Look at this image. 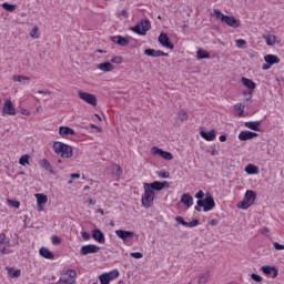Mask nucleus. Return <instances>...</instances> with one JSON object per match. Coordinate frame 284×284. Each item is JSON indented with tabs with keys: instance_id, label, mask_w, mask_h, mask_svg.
Instances as JSON below:
<instances>
[{
	"instance_id": "25",
	"label": "nucleus",
	"mask_w": 284,
	"mask_h": 284,
	"mask_svg": "<svg viewBox=\"0 0 284 284\" xmlns=\"http://www.w3.org/2000/svg\"><path fill=\"white\" fill-rule=\"evenodd\" d=\"M181 203L186 205V207H192V205H194V199L192 195L184 193L181 197Z\"/></svg>"
},
{
	"instance_id": "46",
	"label": "nucleus",
	"mask_w": 284,
	"mask_h": 284,
	"mask_svg": "<svg viewBox=\"0 0 284 284\" xmlns=\"http://www.w3.org/2000/svg\"><path fill=\"white\" fill-rule=\"evenodd\" d=\"M158 176H160V179H170V172H166L164 170L159 171Z\"/></svg>"
},
{
	"instance_id": "9",
	"label": "nucleus",
	"mask_w": 284,
	"mask_h": 284,
	"mask_svg": "<svg viewBox=\"0 0 284 284\" xmlns=\"http://www.w3.org/2000/svg\"><path fill=\"white\" fill-rule=\"evenodd\" d=\"M101 252V247L97 244H88L81 247L80 254L81 256H88V254H99Z\"/></svg>"
},
{
	"instance_id": "14",
	"label": "nucleus",
	"mask_w": 284,
	"mask_h": 284,
	"mask_svg": "<svg viewBox=\"0 0 284 284\" xmlns=\"http://www.w3.org/2000/svg\"><path fill=\"white\" fill-rule=\"evenodd\" d=\"M91 236L93 241H97V243H100V245L105 244V234L103 231L95 229L91 232Z\"/></svg>"
},
{
	"instance_id": "29",
	"label": "nucleus",
	"mask_w": 284,
	"mask_h": 284,
	"mask_svg": "<svg viewBox=\"0 0 284 284\" xmlns=\"http://www.w3.org/2000/svg\"><path fill=\"white\" fill-rule=\"evenodd\" d=\"M12 79L16 83H22V85H26V81H32L30 77L26 75H13Z\"/></svg>"
},
{
	"instance_id": "19",
	"label": "nucleus",
	"mask_w": 284,
	"mask_h": 284,
	"mask_svg": "<svg viewBox=\"0 0 284 284\" xmlns=\"http://www.w3.org/2000/svg\"><path fill=\"white\" fill-rule=\"evenodd\" d=\"M111 41H113V43H116L118 45H122L123 48L130 45V39L121 37V36L112 37Z\"/></svg>"
},
{
	"instance_id": "6",
	"label": "nucleus",
	"mask_w": 284,
	"mask_h": 284,
	"mask_svg": "<svg viewBox=\"0 0 284 284\" xmlns=\"http://www.w3.org/2000/svg\"><path fill=\"white\" fill-rule=\"evenodd\" d=\"M199 207H203V212H211L213 207H216V202H214V197L210 195V193L206 194L205 199L197 200Z\"/></svg>"
},
{
	"instance_id": "62",
	"label": "nucleus",
	"mask_w": 284,
	"mask_h": 284,
	"mask_svg": "<svg viewBox=\"0 0 284 284\" xmlns=\"http://www.w3.org/2000/svg\"><path fill=\"white\" fill-rule=\"evenodd\" d=\"M220 141L221 143H225V141H227V135H220Z\"/></svg>"
},
{
	"instance_id": "30",
	"label": "nucleus",
	"mask_w": 284,
	"mask_h": 284,
	"mask_svg": "<svg viewBox=\"0 0 284 284\" xmlns=\"http://www.w3.org/2000/svg\"><path fill=\"white\" fill-rule=\"evenodd\" d=\"M146 187L149 190H152V192H154V190L156 192H161V190H163V186H162L161 182H159V181H155V182H152L151 184H148Z\"/></svg>"
},
{
	"instance_id": "31",
	"label": "nucleus",
	"mask_w": 284,
	"mask_h": 284,
	"mask_svg": "<svg viewBox=\"0 0 284 284\" xmlns=\"http://www.w3.org/2000/svg\"><path fill=\"white\" fill-rule=\"evenodd\" d=\"M242 83L245 88H248V90H256V83L247 78H242Z\"/></svg>"
},
{
	"instance_id": "59",
	"label": "nucleus",
	"mask_w": 284,
	"mask_h": 284,
	"mask_svg": "<svg viewBox=\"0 0 284 284\" xmlns=\"http://www.w3.org/2000/svg\"><path fill=\"white\" fill-rule=\"evenodd\" d=\"M209 225H212V227H216V225H219V220H211L209 222Z\"/></svg>"
},
{
	"instance_id": "38",
	"label": "nucleus",
	"mask_w": 284,
	"mask_h": 284,
	"mask_svg": "<svg viewBox=\"0 0 284 284\" xmlns=\"http://www.w3.org/2000/svg\"><path fill=\"white\" fill-rule=\"evenodd\" d=\"M3 10H7L8 12H14L17 10V7L14 4H10L8 2L2 3Z\"/></svg>"
},
{
	"instance_id": "60",
	"label": "nucleus",
	"mask_w": 284,
	"mask_h": 284,
	"mask_svg": "<svg viewBox=\"0 0 284 284\" xmlns=\"http://www.w3.org/2000/svg\"><path fill=\"white\" fill-rule=\"evenodd\" d=\"M38 94H48L49 97H50V94H52V92L51 91H43V90H39L38 91Z\"/></svg>"
},
{
	"instance_id": "61",
	"label": "nucleus",
	"mask_w": 284,
	"mask_h": 284,
	"mask_svg": "<svg viewBox=\"0 0 284 284\" xmlns=\"http://www.w3.org/2000/svg\"><path fill=\"white\" fill-rule=\"evenodd\" d=\"M272 68V64L267 63L262 65L263 70H270Z\"/></svg>"
},
{
	"instance_id": "17",
	"label": "nucleus",
	"mask_w": 284,
	"mask_h": 284,
	"mask_svg": "<svg viewBox=\"0 0 284 284\" xmlns=\"http://www.w3.org/2000/svg\"><path fill=\"white\" fill-rule=\"evenodd\" d=\"M258 136V133L252 132V131H242L239 134L240 141H251V139H256Z\"/></svg>"
},
{
	"instance_id": "51",
	"label": "nucleus",
	"mask_w": 284,
	"mask_h": 284,
	"mask_svg": "<svg viewBox=\"0 0 284 284\" xmlns=\"http://www.w3.org/2000/svg\"><path fill=\"white\" fill-rule=\"evenodd\" d=\"M51 241H52L53 245H59V244H61V237H59V236H57V235H53V236L51 237Z\"/></svg>"
},
{
	"instance_id": "26",
	"label": "nucleus",
	"mask_w": 284,
	"mask_h": 284,
	"mask_svg": "<svg viewBox=\"0 0 284 284\" xmlns=\"http://www.w3.org/2000/svg\"><path fill=\"white\" fill-rule=\"evenodd\" d=\"M98 70H101V72H112L114 65L111 62H102L98 64Z\"/></svg>"
},
{
	"instance_id": "37",
	"label": "nucleus",
	"mask_w": 284,
	"mask_h": 284,
	"mask_svg": "<svg viewBox=\"0 0 284 284\" xmlns=\"http://www.w3.org/2000/svg\"><path fill=\"white\" fill-rule=\"evenodd\" d=\"M19 163L20 165H30V155L26 154V155H22L19 160Z\"/></svg>"
},
{
	"instance_id": "23",
	"label": "nucleus",
	"mask_w": 284,
	"mask_h": 284,
	"mask_svg": "<svg viewBox=\"0 0 284 284\" xmlns=\"http://www.w3.org/2000/svg\"><path fill=\"white\" fill-rule=\"evenodd\" d=\"M245 128L253 130L254 132H261V121L245 122Z\"/></svg>"
},
{
	"instance_id": "8",
	"label": "nucleus",
	"mask_w": 284,
	"mask_h": 284,
	"mask_svg": "<svg viewBox=\"0 0 284 284\" xmlns=\"http://www.w3.org/2000/svg\"><path fill=\"white\" fill-rule=\"evenodd\" d=\"M114 278H119V270H113L99 276L100 284H110Z\"/></svg>"
},
{
	"instance_id": "10",
	"label": "nucleus",
	"mask_w": 284,
	"mask_h": 284,
	"mask_svg": "<svg viewBox=\"0 0 284 284\" xmlns=\"http://www.w3.org/2000/svg\"><path fill=\"white\" fill-rule=\"evenodd\" d=\"M10 241L6 236V233H0V256H3L6 254H10Z\"/></svg>"
},
{
	"instance_id": "22",
	"label": "nucleus",
	"mask_w": 284,
	"mask_h": 284,
	"mask_svg": "<svg viewBox=\"0 0 284 284\" xmlns=\"http://www.w3.org/2000/svg\"><path fill=\"white\" fill-rule=\"evenodd\" d=\"M39 253L42 258H48V261H54V253L47 247H41Z\"/></svg>"
},
{
	"instance_id": "7",
	"label": "nucleus",
	"mask_w": 284,
	"mask_h": 284,
	"mask_svg": "<svg viewBox=\"0 0 284 284\" xmlns=\"http://www.w3.org/2000/svg\"><path fill=\"white\" fill-rule=\"evenodd\" d=\"M77 282V271L74 270H68L65 271L61 277H60V283L64 284H73Z\"/></svg>"
},
{
	"instance_id": "16",
	"label": "nucleus",
	"mask_w": 284,
	"mask_h": 284,
	"mask_svg": "<svg viewBox=\"0 0 284 284\" xmlns=\"http://www.w3.org/2000/svg\"><path fill=\"white\" fill-rule=\"evenodd\" d=\"M144 54L146 57H153L154 59H156L159 57H170V54H168L161 50H154V49H145Z\"/></svg>"
},
{
	"instance_id": "64",
	"label": "nucleus",
	"mask_w": 284,
	"mask_h": 284,
	"mask_svg": "<svg viewBox=\"0 0 284 284\" xmlns=\"http://www.w3.org/2000/svg\"><path fill=\"white\" fill-rule=\"evenodd\" d=\"M161 184H162V190L164 187H170V182H168V181L161 182Z\"/></svg>"
},
{
	"instance_id": "55",
	"label": "nucleus",
	"mask_w": 284,
	"mask_h": 284,
	"mask_svg": "<svg viewBox=\"0 0 284 284\" xmlns=\"http://www.w3.org/2000/svg\"><path fill=\"white\" fill-rule=\"evenodd\" d=\"M273 245L277 251L284 250V245L280 244L278 242H274Z\"/></svg>"
},
{
	"instance_id": "58",
	"label": "nucleus",
	"mask_w": 284,
	"mask_h": 284,
	"mask_svg": "<svg viewBox=\"0 0 284 284\" xmlns=\"http://www.w3.org/2000/svg\"><path fill=\"white\" fill-rule=\"evenodd\" d=\"M119 17H124V19H128V10L123 9L120 11Z\"/></svg>"
},
{
	"instance_id": "45",
	"label": "nucleus",
	"mask_w": 284,
	"mask_h": 284,
	"mask_svg": "<svg viewBox=\"0 0 284 284\" xmlns=\"http://www.w3.org/2000/svg\"><path fill=\"white\" fill-rule=\"evenodd\" d=\"M113 172H115L116 176H121V174H123V170L119 164L113 165Z\"/></svg>"
},
{
	"instance_id": "32",
	"label": "nucleus",
	"mask_w": 284,
	"mask_h": 284,
	"mask_svg": "<svg viewBox=\"0 0 284 284\" xmlns=\"http://www.w3.org/2000/svg\"><path fill=\"white\" fill-rule=\"evenodd\" d=\"M38 205H45L48 203V195L38 193L36 194Z\"/></svg>"
},
{
	"instance_id": "50",
	"label": "nucleus",
	"mask_w": 284,
	"mask_h": 284,
	"mask_svg": "<svg viewBox=\"0 0 284 284\" xmlns=\"http://www.w3.org/2000/svg\"><path fill=\"white\" fill-rule=\"evenodd\" d=\"M251 278L255 281V283H261V281H263V277L256 275L255 273L251 274Z\"/></svg>"
},
{
	"instance_id": "15",
	"label": "nucleus",
	"mask_w": 284,
	"mask_h": 284,
	"mask_svg": "<svg viewBox=\"0 0 284 284\" xmlns=\"http://www.w3.org/2000/svg\"><path fill=\"white\" fill-rule=\"evenodd\" d=\"M159 43L163 45V48H169V50H174V44L170 42V37L166 33H161L158 38Z\"/></svg>"
},
{
	"instance_id": "39",
	"label": "nucleus",
	"mask_w": 284,
	"mask_h": 284,
	"mask_svg": "<svg viewBox=\"0 0 284 284\" xmlns=\"http://www.w3.org/2000/svg\"><path fill=\"white\" fill-rule=\"evenodd\" d=\"M189 114H187V112L186 111H180L179 113H178V119H179V121H187V119H189Z\"/></svg>"
},
{
	"instance_id": "13",
	"label": "nucleus",
	"mask_w": 284,
	"mask_h": 284,
	"mask_svg": "<svg viewBox=\"0 0 284 284\" xmlns=\"http://www.w3.org/2000/svg\"><path fill=\"white\" fill-rule=\"evenodd\" d=\"M115 235L121 239L123 243H128V241H132V239H134V232L132 231L116 230Z\"/></svg>"
},
{
	"instance_id": "21",
	"label": "nucleus",
	"mask_w": 284,
	"mask_h": 284,
	"mask_svg": "<svg viewBox=\"0 0 284 284\" xmlns=\"http://www.w3.org/2000/svg\"><path fill=\"white\" fill-rule=\"evenodd\" d=\"M200 136L204 139L205 141H214L216 139V131L211 130L210 132L200 131Z\"/></svg>"
},
{
	"instance_id": "27",
	"label": "nucleus",
	"mask_w": 284,
	"mask_h": 284,
	"mask_svg": "<svg viewBox=\"0 0 284 284\" xmlns=\"http://www.w3.org/2000/svg\"><path fill=\"white\" fill-rule=\"evenodd\" d=\"M39 164L41 168H43V170L50 172V174H54V170L52 169V165L50 164V161H48V159L40 160Z\"/></svg>"
},
{
	"instance_id": "35",
	"label": "nucleus",
	"mask_w": 284,
	"mask_h": 284,
	"mask_svg": "<svg viewBox=\"0 0 284 284\" xmlns=\"http://www.w3.org/2000/svg\"><path fill=\"white\" fill-rule=\"evenodd\" d=\"M207 278H210V272H205L199 276L197 283L205 284L207 283Z\"/></svg>"
},
{
	"instance_id": "56",
	"label": "nucleus",
	"mask_w": 284,
	"mask_h": 284,
	"mask_svg": "<svg viewBox=\"0 0 284 284\" xmlns=\"http://www.w3.org/2000/svg\"><path fill=\"white\" fill-rule=\"evenodd\" d=\"M81 236H82V239L84 240V241H90V233H88V232H82L81 233Z\"/></svg>"
},
{
	"instance_id": "4",
	"label": "nucleus",
	"mask_w": 284,
	"mask_h": 284,
	"mask_svg": "<svg viewBox=\"0 0 284 284\" xmlns=\"http://www.w3.org/2000/svg\"><path fill=\"white\" fill-rule=\"evenodd\" d=\"M154 191L148 187V183H144V194L142 195V205L146 210L154 205Z\"/></svg>"
},
{
	"instance_id": "52",
	"label": "nucleus",
	"mask_w": 284,
	"mask_h": 284,
	"mask_svg": "<svg viewBox=\"0 0 284 284\" xmlns=\"http://www.w3.org/2000/svg\"><path fill=\"white\" fill-rule=\"evenodd\" d=\"M130 256H132V258H143V253L133 252V253H130Z\"/></svg>"
},
{
	"instance_id": "33",
	"label": "nucleus",
	"mask_w": 284,
	"mask_h": 284,
	"mask_svg": "<svg viewBox=\"0 0 284 284\" xmlns=\"http://www.w3.org/2000/svg\"><path fill=\"white\" fill-rule=\"evenodd\" d=\"M234 110H235V112H239L237 115L244 116V114H245V104L237 103V104L234 105Z\"/></svg>"
},
{
	"instance_id": "28",
	"label": "nucleus",
	"mask_w": 284,
	"mask_h": 284,
	"mask_svg": "<svg viewBox=\"0 0 284 284\" xmlns=\"http://www.w3.org/2000/svg\"><path fill=\"white\" fill-rule=\"evenodd\" d=\"M263 39H264V41H266V44L275 45L278 38L276 36H274L273 33L268 32L267 34L263 36Z\"/></svg>"
},
{
	"instance_id": "40",
	"label": "nucleus",
	"mask_w": 284,
	"mask_h": 284,
	"mask_svg": "<svg viewBox=\"0 0 284 284\" xmlns=\"http://www.w3.org/2000/svg\"><path fill=\"white\" fill-rule=\"evenodd\" d=\"M9 276L11 278H19L21 276V270H9Z\"/></svg>"
},
{
	"instance_id": "47",
	"label": "nucleus",
	"mask_w": 284,
	"mask_h": 284,
	"mask_svg": "<svg viewBox=\"0 0 284 284\" xmlns=\"http://www.w3.org/2000/svg\"><path fill=\"white\" fill-rule=\"evenodd\" d=\"M111 63H116L118 65H120V63H123V58L115 55L111 58Z\"/></svg>"
},
{
	"instance_id": "36",
	"label": "nucleus",
	"mask_w": 284,
	"mask_h": 284,
	"mask_svg": "<svg viewBox=\"0 0 284 284\" xmlns=\"http://www.w3.org/2000/svg\"><path fill=\"white\" fill-rule=\"evenodd\" d=\"M196 57H197V59H210V52H207L205 50H199L196 52Z\"/></svg>"
},
{
	"instance_id": "24",
	"label": "nucleus",
	"mask_w": 284,
	"mask_h": 284,
	"mask_svg": "<svg viewBox=\"0 0 284 284\" xmlns=\"http://www.w3.org/2000/svg\"><path fill=\"white\" fill-rule=\"evenodd\" d=\"M265 63H268L270 65H274L276 63H281V58L274 54H267L264 57Z\"/></svg>"
},
{
	"instance_id": "63",
	"label": "nucleus",
	"mask_w": 284,
	"mask_h": 284,
	"mask_svg": "<svg viewBox=\"0 0 284 284\" xmlns=\"http://www.w3.org/2000/svg\"><path fill=\"white\" fill-rule=\"evenodd\" d=\"M90 128L92 130H97L98 132H101V128L97 126V124H90Z\"/></svg>"
},
{
	"instance_id": "1",
	"label": "nucleus",
	"mask_w": 284,
	"mask_h": 284,
	"mask_svg": "<svg viewBox=\"0 0 284 284\" xmlns=\"http://www.w3.org/2000/svg\"><path fill=\"white\" fill-rule=\"evenodd\" d=\"M52 149L61 159H72L73 156L72 146L63 142H54Z\"/></svg>"
},
{
	"instance_id": "54",
	"label": "nucleus",
	"mask_w": 284,
	"mask_h": 284,
	"mask_svg": "<svg viewBox=\"0 0 284 284\" xmlns=\"http://www.w3.org/2000/svg\"><path fill=\"white\" fill-rule=\"evenodd\" d=\"M247 42L243 39L236 40V47L237 48H243Z\"/></svg>"
},
{
	"instance_id": "41",
	"label": "nucleus",
	"mask_w": 284,
	"mask_h": 284,
	"mask_svg": "<svg viewBox=\"0 0 284 284\" xmlns=\"http://www.w3.org/2000/svg\"><path fill=\"white\" fill-rule=\"evenodd\" d=\"M30 37L32 39H39V27H33V29L30 31Z\"/></svg>"
},
{
	"instance_id": "43",
	"label": "nucleus",
	"mask_w": 284,
	"mask_h": 284,
	"mask_svg": "<svg viewBox=\"0 0 284 284\" xmlns=\"http://www.w3.org/2000/svg\"><path fill=\"white\" fill-rule=\"evenodd\" d=\"M273 267L274 266H262L261 272H263V274H265L266 276H270Z\"/></svg>"
},
{
	"instance_id": "18",
	"label": "nucleus",
	"mask_w": 284,
	"mask_h": 284,
	"mask_svg": "<svg viewBox=\"0 0 284 284\" xmlns=\"http://www.w3.org/2000/svg\"><path fill=\"white\" fill-rule=\"evenodd\" d=\"M3 112L4 114H9L10 116H14V114H17V109H14V104H12V101L7 100L4 102Z\"/></svg>"
},
{
	"instance_id": "3",
	"label": "nucleus",
	"mask_w": 284,
	"mask_h": 284,
	"mask_svg": "<svg viewBox=\"0 0 284 284\" xmlns=\"http://www.w3.org/2000/svg\"><path fill=\"white\" fill-rule=\"evenodd\" d=\"M254 201H256V192L248 190L246 191L243 201L237 204V207L239 210H248V207L254 205Z\"/></svg>"
},
{
	"instance_id": "34",
	"label": "nucleus",
	"mask_w": 284,
	"mask_h": 284,
	"mask_svg": "<svg viewBox=\"0 0 284 284\" xmlns=\"http://www.w3.org/2000/svg\"><path fill=\"white\" fill-rule=\"evenodd\" d=\"M245 172H246V174H258V166H256L254 164H248L245 168Z\"/></svg>"
},
{
	"instance_id": "5",
	"label": "nucleus",
	"mask_w": 284,
	"mask_h": 284,
	"mask_svg": "<svg viewBox=\"0 0 284 284\" xmlns=\"http://www.w3.org/2000/svg\"><path fill=\"white\" fill-rule=\"evenodd\" d=\"M152 28V23L150 22V20L144 19L141 20L139 24H136L135 27H132L131 30L132 32H134L135 34H139L140 37H145V34H148V31H150V29Z\"/></svg>"
},
{
	"instance_id": "49",
	"label": "nucleus",
	"mask_w": 284,
	"mask_h": 284,
	"mask_svg": "<svg viewBox=\"0 0 284 284\" xmlns=\"http://www.w3.org/2000/svg\"><path fill=\"white\" fill-rule=\"evenodd\" d=\"M199 225V220H192L191 222H186V227H196Z\"/></svg>"
},
{
	"instance_id": "48",
	"label": "nucleus",
	"mask_w": 284,
	"mask_h": 284,
	"mask_svg": "<svg viewBox=\"0 0 284 284\" xmlns=\"http://www.w3.org/2000/svg\"><path fill=\"white\" fill-rule=\"evenodd\" d=\"M268 276L271 278H276V276H278V268L273 266V268H271V274Z\"/></svg>"
},
{
	"instance_id": "20",
	"label": "nucleus",
	"mask_w": 284,
	"mask_h": 284,
	"mask_svg": "<svg viewBox=\"0 0 284 284\" xmlns=\"http://www.w3.org/2000/svg\"><path fill=\"white\" fill-rule=\"evenodd\" d=\"M59 134L61 136H74L77 132L72 128L69 126H60L59 128Z\"/></svg>"
},
{
	"instance_id": "2",
	"label": "nucleus",
	"mask_w": 284,
	"mask_h": 284,
	"mask_svg": "<svg viewBox=\"0 0 284 284\" xmlns=\"http://www.w3.org/2000/svg\"><path fill=\"white\" fill-rule=\"evenodd\" d=\"M214 16L216 19H220L222 23H226L230 28H239L241 26L240 20L234 17L223 14L219 9H214Z\"/></svg>"
},
{
	"instance_id": "12",
	"label": "nucleus",
	"mask_w": 284,
	"mask_h": 284,
	"mask_svg": "<svg viewBox=\"0 0 284 284\" xmlns=\"http://www.w3.org/2000/svg\"><path fill=\"white\" fill-rule=\"evenodd\" d=\"M151 153L153 156H162V159H165L166 161H172L174 159V155L168 151H163V149H159L156 146H153L151 149Z\"/></svg>"
},
{
	"instance_id": "53",
	"label": "nucleus",
	"mask_w": 284,
	"mask_h": 284,
	"mask_svg": "<svg viewBox=\"0 0 284 284\" xmlns=\"http://www.w3.org/2000/svg\"><path fill=\"white\" fill-rule=\"evenodd\" d=\"M203 196H205V193L203 192V190H200V191L195 194V199H199V201H203Z\"/></svg>"
},
{
	"instance_id": "44",
	"label": "nucleus",
	"mask_w": 284,
	"mask_h": 284,
	"mask_svg": "<svg viewBox=\"0 0 284 284\" xmlns=\"http://www.w3.org/2000/svg\"><path fill=\"white\" fill-rule=\"evenodd\" d=\"M175 221L179 225H183L184 227H187V222L183 219V216H176Z\"/></svg>"
},
{
	"instance_id": "42",
	"label": "nucleus",
	"mask_w": 284,
	"mask_h": 284,
	"mask_svg": "<svg viewBox=\"0 0 284 284\" xmlns=\"http://www.w3.org/2000/svg\"><path fill=\"white\" fill-rule=\"evenodd\" d=\"M7 203H8V205H10L11 207H17V209L21 207V202H19V201L8 200Z\"/></svg>"
},
{
	"instance_id": "57",
	"label": "nucleus",
	"mask_w": 284,
	"mask_h": 284,
	"mask_svg": "<svg viewBox=\"0 0 284 284\" xmlns=\"http://www.w3.org/2000/svg\"><path fill=\"white\" fill-rule=\"evenodd\" d=\"M243 95L246 97V101H250L252 99V91H244Z\"/></svg>"
},
{
	"instance_id": "11",
	"label": "nucleus",
	"mask_w": 284,
	"mask_h": 284,
	"mask_svg": "<svg viewBox=\"0 0 284 284\" xmlns=\"http://www.w3.org/2000/svg\"><path fill=\"white\" fill-rule=\"evenodd\" d=\"M79 99L82 101H85V103H89V105H97V95L84 92V91H79L78 92Z\"/></svg>"
}]
</instances>
